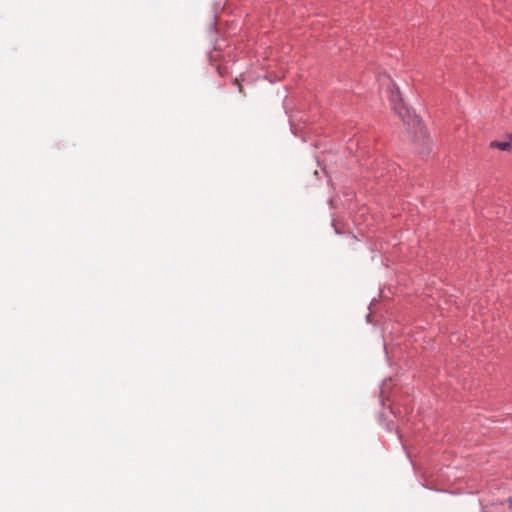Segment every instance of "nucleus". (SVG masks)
Segmentation results:
<instances>
[{
    "label": "nucleus",
    "mask_w": 512,
    "mask_h": 512,
    "mask_svg": "<svg viewBox=\"0 0 512 512\" xmlns=\"http://www.w3.org/2000/svg\"><path fill=\"white\" fill-rule=\"evenodd\" d=\"M490 147L496 148V149H499L502 151H511L512 150L509 139L507 141H492L490 143Z\"/></svg>",
    "instance_id": "nucleus-2"
},
{
    "label": "nucleus",
    "mask_w": 512,
    "mask_h": 512,
    "mask_svg": "<svg viewBox=\"0 0 512 512\" xmlns=\"http://www.w3.org/2000/svg\"><path fill=\"white\" fill-rule=\"evenodd\" d=\"M390 100L393 103V109L403 119L405 125H407L408 128H413L416 138L424 137L425 129L421 120L417 116L411 115L410 111L404 106L397 87L391 90Z\"/></svg>",
    "instance_id": "nucleus-1"
}]
</instances>
